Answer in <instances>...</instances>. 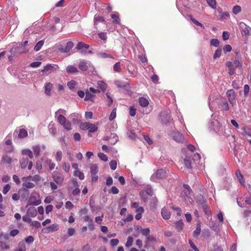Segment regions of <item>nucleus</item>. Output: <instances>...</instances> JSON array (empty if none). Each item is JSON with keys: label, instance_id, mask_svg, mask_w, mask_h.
I'll return each instance as SVG.
<instances>
[{"label": "nucleus", "instance_id": "f257e3e1", "mask_svg": "<svg viewBox=\"0 0 251 251\" xmlns=\"http://www.w3.org/2000/svg\"><path fill=\"white\" fill-rule=\"evenodd\" d=\"M242 60L241 57H235L233 62L227 61L226 66L227 67L229 70V74L232 75L235 73V68H240L242 66Z\"/></svg>", "mask_w": 251, "mask_h": 251}, {"label": "nucleus", "instance_id": "f03ea898", "mask_svg": "<svg viewBox=\"0 0 251 251\" xmlns=\"http://www.w3.org/2000/svg\"><path fill=\"white\" fill-rule=\"evenodd\" d=\"M68 189L75 196H78L80 192L78 183L75 179H72L69 182Z\"/></svg>", "mask_w": 251, "mask_h": 251}, {"label": "nucleus", "instance_id": "7ed1b4c3", "mask_svg": "<svg viewBox=\"0 0 251 251\" xmlns=\"http://www.w3.org/2000/svg\"><path fill=\"white\" fill-rule=\"evenodd\" d=\"M29 49L27 48H24L20 43L18 46H14L10 50V53L12 55L15 56L21 53H24L28 52Z\"/></svg>", "mask_w": 251, "mask_h": 251}, {"label": "nucleus", "instance_id": "20e7f679", "mask_svg": "<svg viewBox=\"0 0 251 251\" xmlns=\"http://www.w3.org/2000/svg\"><path fill=\"white\" fill-rule=\"evenodd\" d=\"M239 26L241 33L243 35L249 36L250 35L251 32V29L246 24H245L244 22H240L239 24Z\"/></svg>", "mask_w": 251, "mask_h": 251}, {"label": "nucleus", "instance_id": "39448f33", "mask_svg": "<svg viewBox=\"0 0 251 251\" xmlns=\"http://www.w3.org/2000/svg\"><path fill=\"white\" fill-rule=\"evenodd\" d=\"M20 163L22 169H25L27 166L28 169L30 170L32 167V161H29L26 157H22L20 160Z\"/></svg>", "mask_w": 251, "mask_h": 251}, {"label": "nucleus", "instance_id": "423d86ee", "mask_svg": "<svg viewBox=\"0 0 251 251\" xmlns=\"http://www.w3.org/2000/svg\"><path fill=\"white\" fill-rule=\"evenodd\" d=\"M171 136L174 140L178 143L182 142L184 140L183 135L178 131L172 132Z\"/></svg>", "mask_w": 251, "mask_h": 251}, {"label": "nucleus", "instance_id": "0eeeda50", "mask_svg": "<svg viewBox=\"0 0 251 251\" xmlns=\"http://www.w3.org/2000/svg\"><path fill=\"white\" fill-rule=\"evenodd\" d=\"M28 202L29 205L33 206H37L41 203L40 199H37L35 196L31 195L29 198Z\"/></svg>", "mask_w": 251, "mask_h": 251}, {"label": "nucleus", "instance_id": "6e6552de", "mask_svg": "<svg viewBox=\"0 0 251 251\" xmlns=\"http://www.w3.org/2000/svg\"><path fill=\"white\" fill-rule=\"evenodd\" d=\"M59 229V225L56 224H52L49 226H47L42 229V232L44 233H50L54 232Z\"/></svg>", "mask_w": 251, "mask_h": 251}, {"label": "nucleus", "instance_id": "1a4fd4ad", "mask_svg": "<svg viewBox=\"0 0 251 251\" xmlns=\"http://www.w3.org/2000/svg\"><path fill=\"white\" fill-rule=\"evenodd\" d=\"M226 95L228 98V100L230 104L234 105L236 103L235 98V93L234 90L230 89L227 91Z\"/></svg>", "mask_w": 251, "mask_h": 251}, {"label": "nucleus", "instance_id": "9d476101", "mask_svg": "<svg viewBox=\"0 0 251 251\" xmlns=\"http://www.w3.org/2000/svg\"><path fill=\"white\" fill-rule=\"evenodd\" d=\"M161 213L162 218L165 220H168L171 217V213L169 210L165 207L161 209Z\"/></svg>", "mask_w": 251, "mask_h": 251}, {"label": "nucleus", "instance_id": "9b49d317", "mask_svg": "<svg viewBox=\"0 0 251 251\" xmlns=\"http://www.w3.org/2000/svg\"><path fill=\"white\" fill-rule=\"evenodd\" d=\"M55 117L57 119V122L61 125H63V110L62 109H60L55 112Z\"/></svg>", "mask_w": 251, "mask_h": 251}, {"label": "nucleus", "instance_id": "f8f14e48", "mask_svg": "<svg viewBox=\"0 0 251 251\" xmlns=\"http://www.w3.org/2000/svg\"><path fill=\"white\" fill-rule=\"evenodd\" d=\"M155 176L156 178L163 179L166 177L167 173L163 169H159L156 172Z\"/></svg>", "mask_w": 251, "mask_h": 251}, {"label": "nucleus", "instance_id": "ddd939ff", "mask_svg": "<svg viewBox=\"0 0 251 251\" xmlns=\"http://www.w3.org/2000/svg\"><path fill=\"white\" fill-rule=\"evenodd\" d=\"M55 65H51L50 64H48L44 67V68L41 70V72L45 73L47 74H49L52 72L53 70V68Z\"/></svg>", "mask_w": 251, "mask_h": 251}, {"label": "nucleus", "instance_id": "4468645a", "mask_svg": "<svg viewBox=\"0 0 251 251\" xmlns=\"http://www.w3.org/2000/svg\"><path fill=\"white\" fill-rule=\"evenodd\" d=\"M27 213L29 216L33 217L36 216L37 212L34 207H30L27 209Z\"/></svg>", "mask_w": 251, "mask_h": 251}, {"label": "nucleus", "instance_id": "2eb2a0df", "mask_svg": "<svg viewBox=\"0 0 251 251\" xmlns=\"http://www.w3.org/2000/svg\"><path fill=\"white\" fill-rule=\"evenodd\" d=\"M74 45V43L72 41H68L66 44L65 48L64 49V53H68L70 52Z\"/></svg>", "mask_w": 251, "mask_h": 251}, {"label": "nucleus", "instance_id": "dca6fc26", "mask_svg": "<svg viewBox=\"0 0 251 251\" xmlns=\"http://www.w3.org/2000/svg\"><path fill=\"white\" fill-rule=\"evenodd\" d=\"M34 154L36 157H38L41 151V146L39 145L33 146L32 148Z\"/></svg>", "mask_w": 251, "mask_h": 251}, {"label": "nucleus", "instance_id": "f3484780", "mask_svg": "<svg viewBox=\"0 0 251 251\" xmlns=\"http://www.w3.org/2000/svg\"><path fill=\"white\" fill-rule=\"evenodd\" d=\"M49 130L50 131V132L54 135L56 134L58 132L57 128L56 127V126H54V124H49Z\"/></svg>", "mask_w": 251, "mask_h": 251}, {"label": "nucleus", "instance_id": "a211bd4d", "mask_svg": "<svg viewBox=\"0 0 251 251\" xmlns=\"http://www.w3.org/2000/svg\"><path fill=\"white\" fill-rule=\"evenodd\" d=\"M26 247L24 242H20L18 247L15 250V251H25Z\"/></svg>", "mask_w": 251, "mask_h": 251}, {"label": "nucleus", "instance_id": "6ab92c4d", "mask_svg": "<svg viewBox=\"0 0 251 251\" xmlns=\"http://www.w3.org/2000/svg\"><path fill=\"white\" fill-rule=\"evenodd\" d=\"M193 159L191 157H186L184 160V165L187 168H190L191 167V164L192 163Z\"/></svg>", "mask_w": 251, "mask_h": 251}, {"label": "nucleus", "instance_id": "aec40b11", "mask_svg": "<svg viewBox=\"0 0 251 251\" xmlns=\"http://www.w3.org/2000/svg\"><path fill=\"white\" fill-rule=\"evenodd\" d=\"M22 154L23 155H27L30 159L33 158V154L32 151L29 149H24L22 151Z\"/></svg>", "mask_w": 251, "mask_h": 251}, {"label": "nucleus", "instance_id": "412c9836", "mask_svg": "<svg viewBox=\"0 0 251 251\" xmlns=\"http://www.w3.org/2000/svg\"><path fill=\"white\" fill-rule=\"evenodd\" d=\"M201 232V224L200 223L197 224L196 229L194 231L193 235L194 237H198Z\"/></svg>", "mask_w": 251, "mask_h": 251}, {"label": "nucleus", "instance_id": "4be33fe9", "mask_svg": "<svg viewBox=\"0 0 251 251\" xmlns=\"http://www.w3.org/2000/svg\"><path fill=\"white\" fill-rule=\"evenodd\" d=\"M1 162L3 163L11 164L12 159L10 156L7 155H3L2 157Z\"/></svg>", "mask_w": 251, "mask_h": 251}, {"label": "nucleus", "instance_id": "5701e85b", "mask_svg": "<svg viewBox=\"0 0 251 251\" xmlns=\"http://www.w3.org/2000/svg\"><path fill=\"white\" fill-rule=\"evenodd\" d=\"M139 103L142 107H146L149 104V101L147 99L144 98H140L139 99Z\"/></svg>", "mask_w": 251, "mask_h": 251}, {"label": "nucleus", "instance_id": "b1692460", "mask_svg": "<svg viewBox=\"0 0 251 251\" xmlns=\"http://www.w3.org/2000/svg\"><path fill=\"white\" fill-rule=\"evenodd\" d=\"M27 136V132L24 129H21L20 130L18 137L19 138L23 139L26 137Z\"/></svg>", "mask_w": 251, "mask_h": 251}, {"label": "nucleus", "instance_id": "393cba45", "mask_svg": "<svg viewBox=\"0 0 251 251\" xmlns=\"http://www.w3.org/2000/svg\"><path fill=\"white\" fill-rule=\"evenodd\" d=\"M66 71L69 74H74L77 72V70L74 66L70 65L66 68Z\"/></svg>", "mask_w": 251, "mask_h": 251}, {"label": "nucleus", "instance_id": "a878e982", "mask_svg": "<svg viewBox=\"0 0 251 251\" xmlns=\"http://www.w3.org/2000/svg\"><path fill=\"white\" fill-rule=\"evenodd\" d=\"M51 88L52 84L50 83H48L46 84L45 92L47 95L50 96V95Z\"/></svg>", "mask_w": 251, "mask_h": 251}, {"label": "nucleus", "instance_id": "bb28decb", "mask_svg": "<svg viewBox=\"0 0 251 251\" xmlns=\"http://www.w3.org/2000/svg\"><path fill=\"white\" fill-rule=\"evenodd\" d=\"M98 172V167L96 164H92L90 166V172L92 175H96Z\"/></svg>", "mask_w": 251, "mask_h": 251}, {"label": "nucleus", "instance_id": "cd10ccee", "mask_svg": "<svg viewBox=\"0 0 251 251\" xmlns=\"http://www.w3.org/2000/svg\"><path fill=\"white\" fill-rule=\"evenodd\" d=\"M44 43V41L43 40H40L38 42L34 48V50L36 51H39L43 46Z\"/></svg>", "mask_w": 251, "mask_h": 251}, {"label": "nucleus", "instance_id": "c85d7f7f", "mask_svg": "<svg viewBox=\"0 0 251 251\" xmlns=\"http://www.w3.org/2000/svg\"><path fill=\"white\" fill-rule=\"evenodd\" d=\"M97 85L98 87L102 91H104L106 90L107 85L103 81H99L97 82Z\"/></svg>", "mask_w": 251, "mask_h": 251}, {"label": "nucleus", "instance_id": "c756f323", "mask_svg": "<svg viewBox=\"0 0 251 251\" xmlns=\"http://www.w3.org/2000/svg\"><path fill=\"white\" fill-rule=\"evenodd\" d=\"M78 67L82 71H86L88 68L87 62L84 61H81L79 64Z\"/></svg>", "mask_w": 251, "mask_h": 251}, {"label": "nucleus", "instance_id": "7c9ffc66", "mask_svg": "<svg viewBox=\"0 0 251 251\" xmlns=\"http://www.w3.org/2000/svg\"><path fill=\"white\" fill-rule=\"evenodd\" d=\"M46 163L49 166L50 170H52L54 169L55 165L54 163L51 162L50 159H47L46 160Z\"/></svg>", "mask_w": 251, "mask_h": 251}, {"label": "nucleus", "instance_id": "2f4dec72", "mask_svg": "<svg viewBox=\"0 0 251 251\" xmlns=\"http://www.w3.org/2000/svg\"><path fill=\"white\" fill-rule=\"evenodd\" d=\"M10 236V235H9V234L7 233H3L2 232H0V240H1L2 237L5 241H9Z\"/></svg>", "mask_w": 251, "mask_h": 251}, {"label": "nucleus", "instance_id": "473e14b6", "mask_svg": "<svg viewBox=\"0 0 251 251\" xmlns=\"http://www.w3.org/2000/svg\"><path fill=\"white\" fill-rule=\"evenodd\" d=\"M91 93L92 92H91L90 91H88L86 93V96L84 98L85 100H90L91 101H93V98L94 97V95Z\"/></svg>", "mask_w": 251, "mask_h": 251}, {"label": "nucleus", "instance_id": "72a5a7b5", "mask_svg": "<svg viewBox=\"0 0 251 251\" xmlns=\"http://www.w3.org/2000/svg\"><path fill=\"white\" fill-rule=\"evenodd\" d=\"M89 48L88 45L86 44L83 42H79L77 45V48L80 49H88Z\"/></svg>", "mask_w": 251, "mask_h": 251}, {"label": "nucleus", "instance_id": "f704fd0d", "mask_svg": "<svg viewBox=\"0 0 251 251\" xmlns=\"http://www.w3.org/2000/svg\"><path fill=\"white\" fill-rule=\"evenodd\" d=\"M0 247L2 250H8L9 249L10 247L7 245L5 242L0 240Z\"/></svg>", "mask_w": 251, "mask_h": 251}, {"label": "nucleus", "instance_id": "c9c22d12", "mask_svg": "<svg viewBox=\"0 0 251 251\" xmlns=\"http://www.w3.org/2000/svg\"><path fill=\"white\" fill-rule=\"evenodd\" d=\"M104 19L102 17L100 16L99 15H96L94 17V23L95 25L98 22H104Z\"/></svg>", "mask_w": 251, "mask_h": 251}, {"label": "nucleus", "instance_id": "e433bc0d", "mask_svg": "<svg viewBox=\"0 0 251 251\" xmlns=\"http://www.w3.org/2000/svg\"><path fill=\"white\" fill-rule=\"evenodd\" d=\"M183 226V223L182 220L178 221L176 224V227L179 231H180L182 229Z\"/></svg>", "mask_w": 251, "mask_h": 251}, {"label": "nucleus", "instance_id": "4c0bfd02", "mask_svg": "<svg viewBox=\"0 0 251 251\" xmlns=\"http://www.w3.org/2000/svg\"><path fill=\"white\" fill-rule=\"evenodd\" d=\"M236 176L240 183H241L242 184H244L245 183V181L243 179V176L242 175L240 171H237Z\"/></svg>", "mask_w": 251, "mask_h": 251}, {"label": "nucleus", "instance_id": "58836bf2", "mask_svg": "<svg viewBox=\"0 0 251 251\" xmlns=\"http://www.w3.org/2000/svg\"><path fill=\"white\" fill-rule=\"evenodd\" d=\"M184 190L183 192L186 195H190L191 193V190L190 186L188 185L185 184L183 185Z\"/></svg>", "mask_w": 251, "mask_h": 251}, {"label": "nucleus", "instance_id": "ea45409f", "mask_svg": "<svg viewBox=\"0 0 251 251\" xmlns=\"http://www.w3.org/2000/svg\"><path fill=\"white\" fill-rule=\"evenodd\" d=\"M241 11V7L239 5H235L233 7L232 12L234 14H237Z\"/></svg>", "mask_w": 251, "mask_h": 251}, {"label": "nucleus", "instance_id": "a19ab883", "mask_svg": "<svg viewBox=\"0 0 251 251\" xmlns=\"http://www.w3.org/2000/svg\"><path fill=\"white\" fill-rule=\"evenodd\" d=\"M64 127L66 129L69 130L72 128L71 124L70 122L66 121V119L64 117Z\"/></svg>", "mask_w": 251, "mask_h": 251}, {"label": "nucleus", "instance_id": "79ce46f5", "mask_svg": "<svg viewBox=\"0 0 251 251\" xmlns=\"http://www.w3.org/2000/svg\"><path fill=\"white\" fill-rule=\"evenodd\" d=\"M23 185L26 188H32L35 186L34 184L31 182H25Z\"/></svg>", "mask_w": 251, "mask_h": 251}, {"label": "nucleus", "instance_id": "37998d69", "mask_svg": "<svg viewBox=\"0 0 251 251\" xmlns=\"http://www.w3.org/2000/svg\"><path fill=\"white\" fill-rule=\"evenodd\" d=\"M75 175L78 176L79 179L82 180L84 178V175L83 173L80 172L79 170H75Z\"/></svg>", "mask_w": 251, "mask_h": 251}, {"label": "nucleus", "instance_id": "c03bdc74", "mask_svg": "<svg viewBox=\"0 0 251 251\" xmlns=\"http://www.w3.org/2000/svg\"><path fill=\"white\" fill-rule=\"evenodd\" d=\"M133 241V239L131 236H128L127 239L126 243V246L127 248L132 246Z\"/></svg>", "mask_w": 251, "mask_h": 251}, {"label": "nucleus", "instance_id": "a18cd8bd", "mask_svg": "<svg viewBox=\"0 0 251 251\" xmlns=\"http://www.w3.org/2000/svg\"><path fill=\"white\" fill-rule=\"evenodd\" d=\"M90 123H84L80 124V127L83 130L89 129L90 127Z\"/></svg>", "mask_w": 251, "mask_h": 251}, {"label": "nucleus", "instance_id": "49530a36", "mask_svg": "<svg viewBox=\"0 0 251 251\" xmlns=\"http://www.w3.org/2000/svg\"><path fill=\"white\" fill-rule=\"evenodd\" d=\"M206 1L211 8L213 9L216 8V1L215 0H206Z\"/></svg>", "mask_w": 251, "mask_h": 251}, {"label": "nucleus", "instance_id": "de8ad7c7", "mask_svg": "<svg viewBox=\"0 0 251 251\" xmlns=\"http://www.w3.org/2000/svg\"><path fill=\"white\" fill-rule=\"evenodd\" d=\"M19 230L17 229H12L10 231L9 235L12 237H14L17 236L19 233Z\"/></svg>", "mask_w": 251, "mask_h": 251}, {"label": "nucleus", "instance_id": "09e8293b", "mask_svg": "<svg viewBox=\"0 0 251 251\" xmlns=\"http://www.w3.org/2000/svg\"><path fill=\"white\" fill-rule=\"evenodd\" d=\"M164 113L163 112L161 113V120L162 121V122L164 123V124H167L168 122H169V120L170 119V117L169 115H167L166 117H165L164 118H163L164 117Z\"/></svg>", "mask_w": 251, "mask_h": 251}, {"label": "nucleus", "instance_id": "8fccbe9b", "mask_svg": "<svg viewBox=\"0 0 251 251\" xmlns=\"http://www.w3.org/2000/svg\"><path fill=\"white\" fill-rule=\"evenodd\" d=\"M116 108H114L113 109L112 111L111 112V113L110 114V115L109 117V120L111 121L116 118Z\"/></svg>", "mask_w": 251, "mask_h": 251}, {"label": "nucleus", "instance_id": "3c124183", "mask_svg": "<svg viewBox=\"0 0 251 251\" xmlns=\"http://www.w3.org/2000/svg\"><path fill=\"white\" fill-rule=\"evenodd\" d=\"M76 83L74 80H71L68 82L67 86L71 90H72L75 88Z\"/></svg>", "mask_w": 251, "mask_h": 251}, {"label": "nucleus", "instance_id": "603ef678", "mask_svg": "<svg viewBox=\"0 0 251 251\" xmlns=\"http://www.w3.org/2000/svg\"><path fill=\"white\" fill-rule=\"evenodd\" d=\"M89 131L91 132H94L98 130V127L95 125H93L92 124H90V127L89 128Z\"/></svg>", "mask_w": 251, "mask_h": 251}, {"label": "nucleus", "instance_id": "864d4df0", "mask_svg": "<svg viewBox=\"0 0 251 251\" xmlns=\"http://www.w3.org/2000/svg\"><path fill=\"white\" fill-rule=\"evenodd\" d=\"M219 43H220V42H219V40L217 39H212L210 41L211 45L213 46L216 47H217L219 46Z\"/></svg>", "mask_w": 251, "mask_h": 251}, {"label": "nucleus", "instance_id": "5fc2aeb1", "mask_svg": "<svg viewBox=\"0 0 251 251\" xmlns=\"http://www.w3.org/2000/svg\"><path fill=\"white\" fill-rule=\"evenodd\" d=\"M113 69H114V71H115V72H120V71L121 70V68L120 63L119 62L116 63L114 65Z\"/></svg>", "mask_w": 251, "mask_h": 251}, {"label": "nucleus", "instance_id": "6e6d98bb", "mask_svg": "<svg viewBox=\"0 0 251 251\" xmlns=\"http://www.w3.org/2000/svg\"><path fill=\"white\" fill-rule=\"evenodd\" d=\"M98 156L99 158L103 161H107L108 160V158L106 155L104 153L100 152L98 153Z\"/></svg>", "mask_w": 251, "mask_h": 251}, {"label": "nucleus", "instance_id": "4d7b16f0", "mask_svg": "<svg viewBox=\"0 0 251 251\" xmlns=\"http://www.w3.org/2000/svg\"><path fill=\"white\" fill-rule=\"evenodd\" d=\"M110 168L112 170H115L117 168V162L115 160H112L109 163Z\"/></svg>", "mask_w": 251, "mask_h": 251}, {"label": "nucleus", "instance_id": "13d9d810", "mask_svg": "<svg viewBox=\"0 0 251 251\" xmlns=\"http://www.w3.org/2000/svg\"><path fill=\"white\" fill-rule=\"evenodd\" d=\"M11 186L9 184H6L3 188L2 193L3 194H6L8 191L10 190Z\"/></svg>", "mask_w": 251, "mask_h": 251}, {"label": "nucleus", "instance_id": "bf43d9fd", "mask_svg": "<svg viewBox=\"0 0 251 251\" xmlns=\"http://www.w3.org/2000/svg\"><path fill=\"white\" fill-rule=\"evenodd\" d=\"M221 51H222V49H217L214 54V56H213V58L214 59H216V58L217 57H219L221 55Z\"/></svg>", "mask_w": 251, "mask_h": 251}, {"label": "nucleus", "instance_id": "052dcab7", "mask_svg": "<svg viewBox=\"0 0 251 251\" xmlns=\"http://www.w3.org/2000/svg\"><path fill=\"white\" fill-rule=\"evenodd\" d=\"M111 18L114 20L113 23L115 24L119 23V18L118 14H112Z\"/></svg>", "mask_w": 251, "mask_h": 251}, {"label": "nucleus", "instance_id": "680f3d73", "mask_svg": "<svg viewBox=\"0 0 251 251\" xmlns=\"http://www.w3.org/2000/svg\"><path fill=\"white\" fill-rule=\"evenodd\" d=\"M141 233L143 235L148 236L150 233V229L149 228L142 229Z\"/></svg>", "mask_w": 251, "mask_h": 251}, {"label": "nucleus", "instance_id": "e2e57ef3", "mask_svg": "<svg viewBox=\"0 0 251 251\" xmlns=\"http://www.w3.org/2000/svg\"><path fill=\"white\" fill-rule=\"evenodd\" d=\"M189 244L191 247V248L195 251H199L198 248L195 246L194 243L191 240H189Z\"/></svg>", "mask_w": 251, "mask_h": 251}, {"label": "nucleus", "instance_id": "0e129e2a", "mask_svg": "<svg viewBox=\"0 0 251 251\" xmlns=\"http://www.w3.org/2000/svg\"><path fill=\"white\" fill-rule=\"evenodd\" d=\"M25 241L28 244H31L33 242L34 238L32 236H29L25 239Z\"/></svg>", "mask_w": 251, "mask_h": 251}, {"label": "nucleus", "instance_id": "69168bd1", "mask_svg": "<svg viewBox=\"0 0 251 251\" xmlns=\"http://www.w3.org/2000/svg\"><path fill=\"white\" fill-rule=\"evenodd\" d=\"M119 240L117 239H112L110 240V245L112 247H115L119 244Z\"/></svg>", "mask_w": 251, "mask_h": 251}, {"label": "nucleus", "instance_id": "338daca9", "mask_svg": "<svg viewBox=\"0 0 251 251\" xmlns=\"http://www.w3.org/2000/svg\"><path fill=\"white\" fill-rule=\"evenodd\" d=\"M41 62L40 61L33 62L30 64V66L32 68H37L40 66Z\"/></svg>", "mask_w": 251, "mask_h": 251}, {"label": "nucleus", "instance_id": "774afa93", "mask_svg": "<svg viewBox=\"0 0 251 251\" xmlns=\"http://www.w3.org/2000/svg\"><path fill=\"white\" fill-rule=\"evenodd\" d=\"M232 50V48L229 45H226L223 48V50L225 53L230 52Z\"/></svg>", "mask_w": 251, "mask_h": 251}]
</instances>
